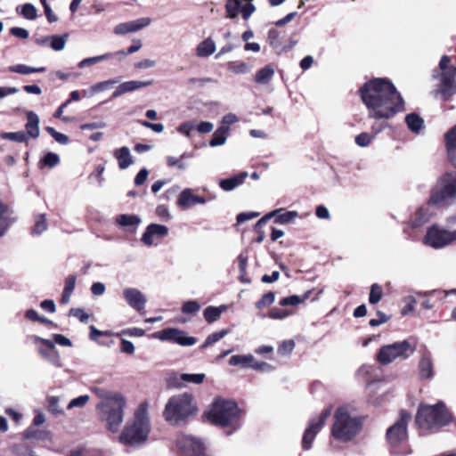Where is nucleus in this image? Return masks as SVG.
<instances>
[{"label": "nucleus", "instance_id": "f257e3e1", "mask_svg": "<svg viewBox=\"0 0 456 456\" xmlns=\"http://www.w3.org/2000/svg\"><path fill=\"white\" fill-rule=\"evenodd\" d=\"M370 118L389 119L404 109V101L393 82L387 77H374L359 89Z\"/></svg>", "mask_w": 456, "mask_h": 456}, {"label": "nucleus", "instance_id": "f03ea898", "mask_svg": "<svg viewBox=\"0 0 456 456\" xmlns=\"http://www.w3.org/2000/svg\"><path fill=\"white\" fill-rule=\"evenodd\" d=\"M150 431L151 423L147 405L142 403L134 411L133 419L126 423L118 440L124 445L138 447L147 441Z\"/></svg>", "mask_w": 456, "mask_h": 456}, {"label": "nucleus", "instance_id": "7ed1b4c3", "mask_svg": "<svg viewBox=\"0 0 456 456\" xmlns=\"http://www.w3.org/2000/svg\"><path fill=\"white\" fill-rule=\"evenodd\" d=\"M208 418L216 426L228 428L229 430L225 431L226 436H231L242 424L241 410L235 402L231 400H216L208 412Z\"/></svg>", "mask_w": 456, "mask_h": 456}, {"label": "nucleus", "instance_id": "20e7f679", "mask_svg": "<svg viewBox=\"0 0 456 456\" xmlns=\"http://www.w3.org/2000/svg\"><path fill=\"white\" fill-rule=\"evenodd\" d=\"M362 424L360 416L353 414L345 406L338 407L333 415L331 436L342 443L351 442L360 434Z\"/></svg>", "mask_w": 456, "mask_h": 456}, {"label": "nucleus", "instance_id": "39448f33", "mask_svg": "<svg viewBox=\"0 0 456 456\" xmlns=\"http://www.w3.org/2000/svg\"><path fill=\"white\" fill-rule=\"evenodd\" d=\"M452 417L442 402L435 405H422L416 415V423L421 428L428 430L439 429L448 425Z\"/></svg>", "mask_w": 456, "mask_h": 456}, {"label": "nucleus", "instance_id": "423d86ee", "mask_svg": "<svg viewBox=\"0 0 456 456\" xmlns=\"http://www.w3.org/2000/svg\"><path fill=\"white\" fill-rule=\"evenodd\" d=\"M197 408L192 403V395L188 393L174 395L165 406L163 415L172 425H179L194 414Z\"/></svg>", "mask_w": 456, "mask_h": 456}, {"label": "nucleus", "instance_id": "0eeeda50", "mask_svg": "<svg viewBox=\"0 0 456 456\" xmlns=\"http://www.w3.org/2000/svg\"><path fill=\"white\" fill-rule=\"evenodd\" d=\"M126 405V399L123 397L110 403H99L96 409L99 412L101 421L105 423V428L116 433L124 420V409Z\"/></svg>", "mask_w": 456, "mask_h": 456}, {"label": "nucleus", "instance_id": "6e6552de", "mask_svg": "<svg viewBox=\"0 0 456 456\" xmlns=\"http://www.w3.org/2000/svg\"><path fill=\"white\" fill-rule=\"evenodd\" d=\"M451 59L447 55L442 56L439 62L441 69L440 83L436 89L443 101H448L456 94V67L450 65Z\"/></svg>", "mask_w": 456, "mask_h": 456}, {"label": "nucleus", "instance_id": "1a4fd4ad", "mask_svg": "<svg viewBox=\"0 0 456 456\" xmlns=\"http://www.w3.org/2000/svg\"><path fill=\"white\" fill-rule=\"evenodd\" d=\"M456 198V172L445 173L438 182L429 198V204L442 207L447 204L448 200Z\"/></svg>", "mask_w": 456, "mask_h": 456}, {"label": "nucleus", "instance_id": "9d476101", "mask_svg": "<svg viewBox=\"0 0 456 456\" xmlns=\"http://www.w3.org/2000/svg\"><path fill=\"white\" fill-rule=\"evenodd\" d=\"M415 351L408 340L395 342L381 346L377 354V360L381 364H388L397 358L407 359Z\"/></svg>", "mask_w": 456, "mask_h": 456}, {"label": "nucleus", "instance_id": "9b49d317", "mask_svg": "<svg viewBox=\"0 0 456 456\" xmlns=\"http://www.w3.org/2000/svg\"><path fill=\"white\" fill-rule=\"evenodd\" d=\"M456 240V230L450 231L442 226H430L423 239L425 245L435 249L444 248Z\"/></svg>", "mask_w": 456, "mask_h": 456}, {"label": "nucleus", "instance_id": "f8f14e48", "mask_svg": "<svg viewBox=\"0 0 456 456\" xmlns=\"http://www.w3.org/2000/svg\"><path fill=\"white\" fill-rule=\"evenodd\" d=\"M26 131L3 132L0 137L17 142H26L28 138L36 139L39 136V118L33 111L27 112Z\"/></svg>", "mask_w": 456, "mask_h": 456}, {"label": "nucleus", "instance_id": "ddd939ff", "mask_svg": "<svg viewBox=\"0 0 456 456\" xmlns=\"http://www.w3.org/2000/svg\"><path fill=\"white\" fill-rule=\"evenodd\" d=\"M175 444L180 456H211L202 440L195 436L179 434Z\"/></svg>", "mask_w": 456, "mask_h": 456}, {"label": "nucleus", "instance_id": "4468645a", "mask_svg": "<svg viewBox=\"0 0 456 456\" xmlns=\"http://www.w3.org/2000/svg\"><path fill=\"white\" fill-rule=\"evenodd\" d=\"M330 414L331 408L329 407L323 410L319 416L310 419L308 426L305 428L302 437L303 450L308 451L312 448V444L314 441L315 436L321 431Z\"/></svg>", "mask_w": 456, "mask_h": 456}, {"label": "nucleus", "instance_id": "2eb2a0df", "mask_svg": "<svg viewBox=\"0 0 456 456\" xmlns=\"http://www.w3.org/2000/svg\"><path fill=\"white\" fill-rule=\"evenodd\" d=\"M411 419V415L408 411H400L399 419L387 430V439L391 445L396 446L407 439V426Z\"/></svg>", "mask_w": 456, "mask_h": 456}, {"label": "nucleus", "instance_id": "dca6fc26", "mask_svg": "<svg viewBox=\"0 0 456 456\" xmlns=\"http://www.w3.org/2000/svg\"><path fill=\"white\" fill-rule=\"evenodd\" d=\"M153 337L162 341H170L182 346H191L196 344L197 339L194 337L187 336L184 330L167 328L153 334Z\"/></svg>", "mask_w": 456, "mask_h": 456}, {"label": "nucleus", "instance_id": "f3484780", "mask_svg": "<svg viewBox=\"0 0 456 456\" xmlns=\"http://www.w3.org/2000/svg\"><path fill=\"white\" fill-rule=\"evenodd\" d=\"M32 342L37 346V348L41 356L52 362L57 364V350L55 343H57V334L53 335V339H45L37 335L31 337Z\"/></svg>", "mask_w": 456, "mask_h": 456}, {"label": "nucleus", "instance_id": "a211bd4d", "mask_svg": "<svg viewBox=\"0 0 456 456\" xmlns=\"http://www.w3.org/2000/svg\"><path fill=\"white\" fill-rule=\"evenodd\" d=\"M123 297L127 305L133 309L140 312L144 309L146 297L142 292L134 288H127L123 290Z\"/></svg>", "mask_w": 456, "mask_h": 456}, {"label": "nucleus", "instance_id": "6ab92c4d", "mask_svg": "<svg viewBox=\"0 0 456 456\" xmlns=\"http://www.w3.org/2000/svg\"><path fill=\"white\" fill-rule=\"evenodd\" d=\"M151 23L150 18H140L135 20L119 23L115 26L114 33L116 35H126L128 33L136 32L143 28H146Z\"/></svg>", "mask_w": 456, "mask_h": 456}, {"label": "nucleus", "instance_id": "aec40b11", "mask_svg": "<svg viewBox=\"0 0 456 456\" xmlns=\"http://www.w3.org/2000/svg\"><path fill=\"white\" fill-rule=\"evenodd\" d=\"M168 228L163 224H151L147 226L143 232L141 240L146 246L153 244V238H164L168 234Z\"/></svg>", "mask_w": 456, "mask_h": 456}, {"label": "nucleus", "instance_id": "412c9836", "mask_svg": "<svg viewBox=\"0 0 456 456\" xmlns=\"http://www.w3.org/2000/svg\"><path fill=\"white\" fill-rule=\"evenodd\" d=\"M212 198H210L211 200ZM209 200V199H208ZM208 199L193 194V191L190 188L183 190L177 199V204L183 208H189L197 204H206Z\"/></svg>", "mask_w": 456, "mask_h": 456}, {"label": "nucleus", "instance_id": "4be33fe9", "mask_svg": "<svg viewBox=\"0 0 456 456\" xmlns=\"http://www.w3.org/2000/svg\"><path fill=\"white\" fill-rule=\"evenodd\" d=\"M419 375L420 379H431L434 377V363L431 353L425 349L421 353V357L418 364Z\"/></svg>", "mask_w": 456, "mask_h": 456}, {"label": "nucleus", "instance_id": "5701e85b", "mask_svg": "<svg viewBox=\"0 0 456 456\" xmlns=\"http://www.w3.org/2000/svg\"><path fill=\"white\" fill-rule=\"evenodd\" d=\"M16 221L14 212L10 207L0 201V237L4 236Z\"/></svg>", "mask_w": 456, "mask_h": 456}, {"label": "nucleus", "instance_id": "b1692460", "mask_svg": "<svg viewBox=\"0 0 456 456\" xmlns=\"http://www.w3.org/2000/svg\"><path fill=\"white\" fill-rule=\"evenodd\" d=\"M152 85V80L148 81H137L131 80L121 83L116 90L112 93L111 98L115 99L121 96L124 94L130 93L141 89L142 87H147Z\"/></svg>", "mask_w": 456, "mask_h": 456}, {"label": "nucleus", "instance_id": "393cba45", "mask_svg": "<svg viewBox=\"0 0 456 456\" xmlns=\"http://www.w3.org/2000/svg\"><path fill=\"white\" fill-rule=\"evenodd\" d=\"M444 140L448 159L456 167V125L445 133Z\"/></svg>", "mask_w": 456, "mask_h": 456}, {"label": "nucleus", "instance_id": "a878e982", "mask_svg": "<svg viewBox=\"0 0 456 456\" xmlns=\"http://www.w3.org/2000/svg\"><path fill=\"white\" fill-rule=\"evenodd\" d=\"M434 206L433 204L428 203L427 206H422L417 209L412 219H411V226L413 228H418L428 223L433 215V212L430 211V207Z\"/></svg>", "mask_w": 456, "mask_h": 456}, {"label": "nucleus", "instance_id": "bb28decb", "mask_svg": "<svg viewBox=\"0 0 456 456\" xmlns=\"http://www.w3.org/2000/svg\"><path fill=\"white\" fill-rule=\"evenodd\" d=\"M113 156L118 160L120 169H126L134 163L130 150L126 146L116 149L113 151Z\"/></svg>", "mask_w": 456, "mask_h": 456}, {"label": "nucleus", "instance_id": "cd10ccee", "mask_svg": "<svg viewBox=\"0 0 456 456\" xmlns=\"http://www.w3.org/2000/svg\"><path fill=\"white\" fill-rule=\"evenodd\" d=\"M206 379V375L204 373H183L180 375H175L174 379L175 380V385L179 387H184L187 383L193 384H201Z\"/></svg>", "mask_w": 456, "mask_h": 456}, {"label": "nucleus", "instance_id": "c85d7f7f", "mask_svg": "<svg viewBox=\"0 0 456 456\" xmlns=\"http://www.w3.org/2000/svg\"><path fill=\"white\" fill-rule=\"evenodd\" d=\"M248 176L247 172H240L238 175L223 179L219 182V186L225 191H230L242 184Z\"/></svg>", "mask_w": 456, "mask_h": 456}, {"label": "nucleus", "instance_id": "c756f323", "mask_svg": "<svg viewBox=\"0 0 456 456\" xmlns=\"http://www.w3.org/2000/svg\"><path fill=\"white\" fill-rule=\"evenodd\" d=\"M408 129L416 134H419L424 129V119L417 113L412 112L405 117Z\"/></svg>", "mask_w": 456, "mask_h": 456}, {"label": "nucleus", "instance_id": "7c9ffc66", "mask_svg": "<svg viewBox=\"0 0 456 456\" xmlns=\"http://www.w3.org/2000/svg\"><path fill=\"white\" fill-rule=\"evenodd\" d=\"M216 51V44L211 37H208L200 42L196 48V54L201 58H207Z\"/></svg>", "mask_w": 456, "mask_h": 456}, {"label": "nucleus", "instance_id": "2f4dec72", "mask_svg": "<svg viewBox=\"0 0 456 456\" xmlns=\"http://www.w3.org/2000/svg\"><path fill=\"white\" fill-rule=\"evenodd\" d=\"M118 82V78L109 79L106 81L99 82L93 85L88 90H83V95L86 97H90L94 94H98L100 92L110 89L113 85Z\"/></svg>", "mask_w": 456, "mask_h": 456}, {"label": "nucleus", "instance_id": "473e14b6", "mask_svg": "<svg viewBox=\"0 0 456 456\" xmlns=\"http://www.w3.org/2000/svg\"><path fill=\"white\" fill-rule=\"evenodd\" d=\"M267 40L269 45L278 54L285 53L286 45H282L280 38V32L277 29L271 28L268 31Z\"/></svg>", "mask_w": 456, "mask_h": 456}, {"label": "nucleus", "instance_id": "72a5a7b5", "mask_svg": "<svg viewBox=\"0 0 456 456\" xmlns=\"http://www.w3.org/2000/svg\"><path fill=\"white\" fill-rule=\"evenodd\" d=\"M255 357L252 354H235L229 360L232 366H240L242 369L252 368Z\"/></svg>", "mask_w": 456, "mask_h": 456}, {"label": "nucleus", "instance_id": "f704fd0d", "mask_svg": "<svg viewBox=\"0 0 456 456\" xmlns=\"http://www.w3.org/2000/svg\"><path fill=\"white\" fill-rule=\"evenodd\" d=\"M273 212H276L273 217H274V223L279 224H287L291 223L296 217H297L298 213L297 211H284L282 208H279L273 210Z\"/></svg>", "mask_w": 456, "mask_h": 456}, {"label": "nucleus", "instance_id": "c9c22d12", "mask_svg": "<svg viewBox=\"0 0 456 456\" xmlns=\"http://www.w3.org/2000/svg\"><path fill=\"white\" fill-rule=\"evenodd\" d=\"M274 75V69L271 65H265L255 75V81L259 85L268 84Z\"/></svg>", "mask_w": 456, "mask_h": 456}, {"label": "nucleus", "instance_id": "e433bc0d", "mask_svg": "<svg viewBox=\"0 0 456 456\" xmlns=\"http://www.w3.org/2000/svg\"><path fill=\"white\" fill-rule=\"evenodd\" d=\"M77 276L76 275H69L65 279V285L61 296V303L68 304L70 300L71 294L73 293L76 286Z\"/></svg>", "mask_w": 456, "mask_h": 456}, {"label": "nucleus", "instance_id": "4c0bfd02", "mask_svg": "<svg viewBox=\"0 0 456 456\" xmlns=\"http://www.w3.org/2000/svg\"><path fill=\"white\" fill-rule=\"evenodd\" d=\"M22 436L24 439L45 440L49 437V433L37 427L30 426L23 432Z\"/></svg>", "mask_w": 456, "mask_h": 456}, {"label": "nucleus", "instance_id": "58836bf2", "mask_svg": "<svg viewBox=\"0 0 456 456\" xmlns=\"http://www.w3.org/2000/svg\"><path fill=\"white\" fill-rule=\"evenodd\" d=\"M110 58H114V54L112 53H106L101 55L83 59L78 62L77 66L80 69H84L89 66H93L100 61H107Z\"/></svg>", "mask_w": 456, "mask_h": 456}, {"label": "nucleus", "instance_id": "ea45409f", "mask_svg": "<svg viewBox=\"0 0 456 456\" xmlns=\"http://www.w3.org/2000/svg\"><path fill=\"white\" fill-rule=\"evenodd\" d=\"M226 309V305H220L218 307L216 306H208L205 310H204V318L206 319V321L209 323H212L216 321H217L220 316H221V314Z\"/></svg>", "mask_w": 456, "mask_h": 456}, {"label": "nucleus", "instance_id": "a19ab883", "mask_svg": "<svg viewBox=\"0 0 456 456\" xmlns=\"http://www.w3.org/2000/svg\"><path fill=\"white\" fill-rule=\"evenodd\" d=\"M9 71L21 74V75H29L31 73H41L45 71V68L38 67L33 68L25 64H17L13 66H10L8 68Z\"/></svg>", "mask_w": 456, "mask_h": 456}, {"label": "nucleus", "instance_id": "79ce46f5", "mask_svg": "<svg viewBox=\"0 0 456 456\" xmlns=\"http://www.w3.org/2000/svg\"><path fill=\"white\" fill-rule=\"evenodd\" d=\"M228 129L226 127H218L214 134H212V138L209 141V145L211 147L221 146L225 143L227 138Z\"/></svg>", "mask_w": 456, "mask_h": 456}, {"label": "nucleus", "instance_id": "37998d69", "mask_svg": "<svg viewBox=\"0 0 456 456\" xmlns=\"http://www.w3.org/2000/svg\"><path fill=\"white\" fill-rule=\"evenodd\" d=\"M34 225L31 229L32 235H40L47 229V221L44 214H38L34 216Z\"/></svg>", "mask_w": 456, "mask_h": 456}, {"label": "nucleus", "instance_id": "c03bdc74", "mask_svg": "<svg viewBox=\"0 0 456 456\" xmlns=\"http://www.w3.org/2000/svg\"><path fill=\"white\" fill-rule=\"evenodd\" d=\"M276 212H270L260 218L255 224V231L257 233V237L255 239V242L261 243L265 238V232L262 230V226L265 225L267 221L273 217Z\"/></svg>", "mask_w": 456, "mask_h": 456}, {"label": "nucleus", "instance_id": "a18cd8bd", "mask_svg": "<svg viewBox=\"0 0 456 456\" xmlns=\"http://www.w3.org/2000/svg\"><path fill=\"white\" fill-rule=\"evenodd\" d=\"M116 222L117 224L124 227H136L141 223V218L136 215L122 214L117 216Z\"/></svg>", "mask_w": 456, "mask_h": 456}, {"label": "nucleus", "instance_id": "49530a36", "mask_svg": "<svg viewBox=\"0 0 456 456\" xmlns=\"http://www.w3.org/2000/svg\"><path fill=\"white\" fill-rule=\"evenodd\" d=\"M94 391L100 398L102 399L101 403H110L123 397V395L119 393L111 392L101 387H95Z\"/></svg>", "mask_w": 456, "mask_h": 456}, {"label": "nucleus", "instance_id": "de8ad7c7", "mask_svg": "<svg viewBox=\"0 0 456 456\" xmlns=\"http://www.w3.org/2000/svg\"><path fill=\"white\" fill-rule=\"evenodd\" d=\"M241 8L240 0H227L225 4L226 17L234 19L238 16Z\"/></svg>", "mask_w": 456, "mask_h": 456}, {"label": "nucleus", "instance_id": "09e8293b", "mask_svg": "<svg viewBox=\"0 0 456 456\" xmlns=\"http://www.w3.org/2000/svg\"><path fill=\"white\" fill-rule=\"evenodd\" d=\"M142 48V42L139 39H134L133 41V45H130L126 50H119L115 53H112L114 54V58H117L118 61H121L125 56L128 54H132L137 51H139Z\"/></svg>", "mask_w": 456, "mask_h": 456}, {"label": "nucleus", "instance_id": "8fccbe9b", "mask_svg": "<svg viewBox=\"0 0 456 456\" xmlns=\"http://www.w3.org/2000/svg\"><path fill=\"white\" fill-rule=\"evenodd\" d=\"M57 165V154L53 152L46 153L38 162L39 169L53 168Z\"/></svg>", "mask_w": 456, "mask_h": 456}, {"label": "nucleus", "instance_id": "3c124183", "mask_svg": "<svg viewBox=\"0 0 456 456\" xmlns=\"http://www.w3.org/2000/svg\"><path fill=\"white\" fill-rule=\"evenodd\" d=\"M90 329V333H89V338L93 341H95L97 342L99 345L101 346H110L109 344L103 342V341H101L98 339L99 337H110L112 335V332L110 331V330H105V331H102V330H100L98 329H96L94 325H91L89 327Z\"/></svg>", "mask_w": 456, "mask_h": 456}, {"label": "nucleus", "instance_id": "603ef678", "mask_svg": "<svg viewBox=\"0 0 456 456\" xmlns=\"http://www.w3.org/2000/svg\"><path fill=\"white\" fill-rule=\"evenodd\" d=\"M228 70L234 74H247L250 71V67L244 61H231L228 63Z\"/></svg>", "mask_w": 456, "mask_h": 456}, {"label": "nucleus", "instance_id": "864d4df0", "mask_svg": "<svg viewBox=\"0 0 456 456\" xmlns=\"http://www.w3.org/2000/svg\"><path fill=\"white\" fill-rule=\"evenodd\" d=\"M228 330H222L217 332L209 334L204 343L201 345V348H207L208 346L218 342L221 338L228 334Z\"/></svg>", "mask_w": 456, "mask_h": 456}, {"label": "nucleus", "instance_id": "5fc2aeb1", "mask_svg": "<svg viewBox=\"0 0 456 456\" xmlns=\"http://www.w3.org/2000/svg\"><path fill=\"white\" fill-rule=\"evenodd\" d=\"M383 296L382 288L378 283H373L370 286V291L369 296V302L370 305H376L378 304Z\"/></svg>", "mask_w": 456, "mask_h": 456}, {"label": "nucleus", "instance_id": "6e6d98bb", "mask_svg": "<svg viewBox=\"0 0 456 456\" xmlns=\"http://www.w3.org/2000/svg\"><path fill=\"white\" fill-rule=\"evenodd\" d=\"M20 14L29 20H34L37 17V11L33 4H25L21 6Z\"/></svg>", "mask_w": 456, "mask_h": 456}, {"label": "nucleus", "instance_id": "4d7b16f0", "mask_svg": "<svg viewBox=\"0 0 456 456\" xmlns=\"http://www.w3.org/2000/svg\"><path fill=\"white\" fill-rule=\"evenodd\" d=\"M275 300V294L272 291H269L263 295L261 299H259L256 303V307L258 309H262L264 307L271 305Z\"/></svg>", "mask_w": 456, "mask_h": 456}, {"label": "nucleus", "instance_id": "13d9d810", "mask_svg": "<svg viewBox=\"0 0 456 456\" xmlns=\"http://www.w3.org/2000/svg\"><path fill=\"white\" fill-rule=\"evenodd\" d=\"M200 309V305L195 300H189L183 303L182 312L186 314H195Z\"/></svg>", "mask_w": 456, "mask_h": 456}, {"label": "nucleus", "instance_id": "bf43d9fd", "mask_svg": "<svg viewBox=\"0 0 456 456\" xmlns=\"http://www.w3.org/2000/svg\"><path fill=\"white\" fill-rule=\"evenodd\" d=\"M105 171V166L103 164H99L95 167L94 170L89 175L88 178H94L99 186H102L104 182L103 173Z\"/></svg>", "mask_w": 456, "mask_h": 456}, {"label": "nucleus", "instance_id": "052dcab7", "mask_svg": "<svg viewBox=\"0 0 456 456\" xmlns=\"http://www.w3.org/2000/svg\"><path fill=\"white\" fill-rule=\"evenodd\" d=\"M25 317L28 320H30L32 322H42V323H47V324H51V325L53 324V322L49 321L47 318L39 315V314L36 310H34V309L28 310L25 313Z\"/></svg>", "mask_w": 456, "mask_h": 456}, {"label": "nucleus", "instance_id": "680f3d73", "mask_svg": "<svg viewBox=\"0 0 456 456\" xmlns=\"http://www.w3.org/2000/svg\"><path fill=\"white\" fill-rule=\"evenodd\" d=\"M291 313L286 309L274 307L268 313V317L273 320H283L287 318Z\"/></svg>", "mask_w": 456, "mask_h": 456}, {"label": "nucleus", "instance_id": "e2e57ef3", "mask_svg": "<svg viewBox=\"0 0 456 456\" xmlns=\"http://www.w3.org/2000/svg\"><path fill=\"white\" fill-rule=\"evenodd\" d=\"M295 347V342L291 339L283 341L278 347V354L289 355Z\"/></svg>", "mask_w": 456, "mask_h": 456}, {"label": "nucleus", "instance_id": "0e129e2a", "mask_svg": "<svg viewBox=\"0 0 456 456\" xmlns=\"http://www.w3.org/2000/svg\"><path fill=\"white\" fill-rule=\"evenodd\" d=\"M90 399V396L88 395H82L78 397L73 398L68 404V409L72 408H80L85 406Z\"/></svg>", "mask_w": 456, "mask_h": 456}, {"label": "nucleus", "instance_id": "69168bd1", "mask_svg": "<svg viewBox=\"0 0 456 456\" xmlns=\"http://www.w3.org/2000/svg\"><path fill=\"white\" fill-rule=\"evenodd\" d=\"M374 136L369 133H361L355 137V143L360 147H366L370 145Z\"/></svg>", "mask_w": 456, "mask_h": 456}, {"label": "nucleus", "instance_id": "338daca9", "mask_svg": "<svg viewBox=\"0 0 456 456\" xmlns=\"http://www.w3.org/2000/svg\"><path fill=\"white\" fill-rule=\"evenodd\" d=\"M15 456H36L32 450L24 444H18L13 447Z\"/></svg>", "mask_w": 456, "mask_h": 456}, {"label": "nucleus", "instance_id": "774afa93", "mask_svg": "<svg viewBox=\"0 0 456 456\" xmlns=\"http://www.w3.org/2000/svg\"><path fill=\"white\" fill-rule=\"evenodd\" d=\"M69 456H102V453L98 450L82 449L71 452Z\"/></svg>", "mask_w": 456, "mask_h": 456}]
</instances>
